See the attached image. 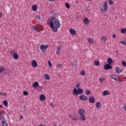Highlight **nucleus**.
<instances>
[{
    "instance_id": "nucleus-1",
    "label": "nucleus",
    "mask_w": 126,
    "mask_h": 126,
    "mask_svg": "<svg viewBox=\"0 0 126 126\" xmlns=\"http://www.w3.org/2000/svg\"><path fill=\"white\" fill-rule=\"evenodd\" d=\"M47 23L50 25L53 32H58V29L61 28V23L60 22V20L58 19L55 20L54 17H51L48 19Z\"/></svg>"
},
{
    "instance_id": "nucleus-2",
    "label": "nucleus",
    "mask_w": 126,
    "mask_h": 126,
    "mask_svg": "<svg viewBox=\"0 0 126 126\" xmlns=\"http://www.w3.org/2000/svg\"><path fill=\"white\" fill-rule=\"evenodd\" d=\"M83 93V90L81 88H78V90L76 88H74L73 91V95L77 96L78 94H82Z\"/></svg>"
},
{
    "instance_id": "nucleus-3",
    "label": "nucleus",
    "mask_w": 126,
    "mask_h": 126,
    "mask_svg": "<svg viewBox=\"0 0 126 126\" xmlns=\"http://www.w3.org/2000/svg\"><path fill=\"white\" fill-rule=\"evenodd\" d=\"M103 9L101 8L100 10V12L102 13H105L107 10H108V2L107 1H105L103 5Z\"/></svg>"
},
{
    "instance_id": "nucleus-4",
    "label": "nucleus",
    "mask_w": 126,
    "mask_h": 126,
    "mask_svg": "<svg viewBox=\"0 0 126 126\" xmlns=\"http://www.w3.org/2000/svg\"><path fill=\"white\" fill-rule=\"evenodd\" d=\"M112 65H111V64H109V63H107L104 65V69L105 70H108V69H112Z\"/></svg>"
},
{
    "instance_id": "nucleus-5",
    "label": "nucleus",
    "mask_w": 126,
    "mask_h": 126,
    "mask_svg": "<svg viewBox=\"0 0 126 126\" xmlns=\"http://www.w3.org/2000/svg\"><path fill=\"white\" fill-rule=\"evenodd\" d=\"M47 48H48V45H41L40 46V50L42 51V52H46V50H47Z\"/></svg>"
},
{
    "instance_id": "nucleus-6",
    "label": "nucleus",
    "mask_w": 126,
    "mask_h": 126,
    "mask_svg": "<svg viewBox=\"0 0 126 126\" xmlns=\"http://www.w3.org/2000/svg\"><path fill=\"white\" fill-rule=\"evenodd\" d=\"M89 101L91 104H94L95 102V97L94 96H90L89 97Z\"/></svg>"
},
{
    "instance_id": "nucleus-7",
    "label": "nucleus",
    "mask_w": 126,
    "mask_h": 126,
    "mask_svg": "<svg viewBox=\"0 0 126 126\" xmlns=\"http://www.w3.org/2000/svg\"><path fill=\"white\" fill-rule=\"evenodd\" d=\"M79 98L82 101H86V100H87V96L84 94H82L80 95Z\"/></svg>"
},
{
    "instance_id": "nucleus-8",
    "label": "nucleus",
    "mask_w": 126,
    "mask_h": 126,
    "mask_svg": "<svg viewBox=\"0 0 126 126\" xmlns=\"http://www.w3.org/2000/svg\"><path fill=\"white\" fill-rule=\"evenodd\" d=\"M78 113L79 115L81 116V115H84V114H85V110L82 108H81L80 109H79L78 110Z\"/></svg>"
},
{
    "instance_id": "nucleus-9",
    "label": "nucleus",
    "mask_w": 126,
    "mask_h": 126,
    "mask_svg": "<svg viewBox=\"0 0 126 126\" xmlns=\"http://www.w3.org/2000/svg\"><path fill=\"white\" fill-rule=\"evenodd\" d=\"M32 67H37V65H38V64L37 63V62H36L35 60H33L32 62Z\"/></svg>"
},
{
    "instance_id": "nucleus-10",
    "label": "nucleus",
    "mask_w": 126,
    "mask_h": 126,
    "mask_svg": "<svg viewBox=\"0 0 126 126\" xmlns=\"http://www.w3.org/2000/svg\"><path fill=\"white\" fill-rule=\"evenodd\" d=\"M115 70L117 73H121V72H123V69H121L120 67H116Z\"/></svg>"
},
{
    "instance_id": "nucleus-11",
    "label": "nucleus",
    "mask_w": 126,
    "mask_h": 126,
    "mask_svg": "<svg viewBox=\"0 0 126 126\" xmlns=\"http://www.w3.org/2000/svg\"><path fill=\"white\" fill-rule=\"evenodd\" d=\"M45 100H46V96L44 94H41L40 96V100L45 101Z\"/></svg>"
},
{
    "instance_id": "nucleus-12",
    "label": "nucleus",
    "mask_w": 126,
    "mask_h": 126,
    "mask_svg": "<svg viewBox=\"0 0 126 126\" xmlns=\"http://www.w3.org/2000/svg\"><path fill=\"white\" fill-rule=\"evenodd\" d=\"M83 22L84 24H86V25H88V24H89V20L87 18H85L84 19Z\"/></svg>"
},
{
    "instance_id": "nucleus-13",
    "label": "nucleus",
    "mask_w": 126,
    "mask_h": 126,
    "mask_svg": "<svg viewBox=\"0 0 126 126\" xmlns=\"http://www.w3.org/2000/svg\"><path fill=\"white\" fill-rule=\"evenodd\" d=\"M69 31H70V33L72 35H75V34L76 33V31L74 30L73 29H70L69 30Z\"/></svg>"
},
{
    "instance_id": "nucleus-14",
    "label": "nucleus",
    "mask_w": 126,
    "mask_h": 126,
    "mask_svg": "<svg viewBox=\"0 0 126 126\" xmlns=\"http://www.w3.org/2000/svg\"><path fill=\"white\" fill-rule=\"evenodd\" d=\"M111 78H113L114 80H118V78H119V76L116 75H111L110 76Z\"/></svg>"
},
{
    "instance_id": "nucleus-15",
    "label": "nucleus",
    "mask_w": 126,
    "mask_h": 126,
    "mask_svg": "<svg viewBox=\"0 0 126 126\" xmlns=\"http://www.w3.org/2000/svg\"><path fill=\"white\" fill-rule=\"evenodd\" d=\"M33 87L36 88V87H38L39 86V83L38 82H34L32 85Z\"/></svg>"
},
{
    "instance_id": "nucleus-16",
    "label": "nucleus",
    "mask_w": 126,
    "mask_h": 126,
    "mask_svg": "<svg viewBox=\"0 0 126 126\" xmlns=\"http://www.w3.org/2000/svg\"><path fill=\"white\" fill-rule=\"evenodd\" d=\"M110 94V92L108 91H104L103 92V96H106L107 95H109Z\"/></svg>"
},
{
    "instance_id": "nucleus-17",
    "label": "nucleus",
    "mask_w": 126,
    "mask_h": 126,
    "mask_svg": "<svg viewBox=\"0 0 126 126\" xmlns=\"http://www.w3.org/2000/svg\"><path fill=\"white\" fill-rule=\"evenodd\" d=\"M18 58H19V56H18V54L17 53H15L13 54V58L15 60H18Z\"/></svg>"
},
{
    "instance_id": "nucleus-18",
    "label": "nucleus",
    "mask_w": 126,
    "mask_h": 126,
    "mask_svg": "<svg viewBox=\"0 0 126 126\" xmlns=\"http://www.w3.org/2000/svg\"><path fill=\"white\" fill-rule=\"evenodd\" d=\"M107 63H109V64H112V63H113V60L112 59V58H109L107 59Z\"/></svg>"
},
{
    "instance_id": "nucleus-19",
    "label": "nucleus",
    "mask_w": 126,
    "mask_h": 126,
    "mask_svg": "<svg viewBox=\"0 0 126 126\" xmlns=\"http://www.w3.org/2000/svg\"><path fill=\"white\" fill-rule=\"evenodd\" d=\"M32 10L33 11H36L37 10V5H33L32 7Z\"/></svg>"
},
{
    "instance_id": "nucleus-20",
    "label": "nucleus",
    "mask_w": 126,
    "mask_h": 126,
    "mask_svg": "<svg viewBox=\"0 0 126 126\" xmlns=\"http://www.w3.org/2000/svg\"><path fill=\"white\" fill-rule=\"evenodd\" d=\"M44 78L46 80H49V79H50V76H49V75L48 74H45L44 75Z\"/></svg>"
},
{
    "instance_id": "nucleus-21",
    "label": "nucleus",
    "mask_w": 126,
    "mask_h": 126,
    "mask_svg": "<svg viewBox=\"0 0 126 126\" xmlns=\"http://www.w3.org/2000/svg\"><path fill=\"white\" fill-rule=\"evenodd\" d=\"M2 124V126H7V123L5 121H2L1 122Z\"/></svg>"
},
{
    "instance_id": "nucleus-22",
    "label": "nucleus",
    "mask_w": 126,
    "mask_h": 126,
    "mask_svg": "<svg viewBox=\"0 0 126 126\" xmlns=\"http://www.w3.org/2000/svg\"><path fill=\"white\" fill-rule=\"evenodd\" d=\"M5 70V68L3 67L2 66H0V73H1L3 71Z\"/></svg>"
},
{
    "instance_id": "nucleus-23",
    "label": "nucleus",
    "mask_w": 126,
    "mask_h": 126,
    "mask_svg": "<svg viewBox=\"0 0 126 126\" xmlns=\"http://www.w3.org/2000/svg\"><path fill=\"white\" fill-rule=\"evenodd\" d=\"M80 119L82 121H85L86 120L85 115H84V114L80 115Z\"/></svg>"
},
{
    "instance_id": "nucleus-24",
    "label": "nucleus",
    "mask_w": 126,
    "mask_h": 126,
    "mask_svg": "<svg viewBox=\"0 0 126 126\" xmlns=\"http://www.w3.org/2000/svg\"><path fill=\"white\" fill-rule=\"evenodd\" d=\"M32 29H33V30H35V31H36V32H40V29L36 28V27L32 26Z\"/></svg>"
},
{
    "instance_id": "nucleus-25",
    "label": "nucleus",
    "mask_w": 126,
    "mask_h": 126,
    "mask_svg": "<svg viewBox=\"0 0 126 126\" xmlns=\"http://www.w3.org/2000/svg\"><path fill=\"white\" fill-rule=\"evenodd\" d=\"M3 104L5 107H7V106L8 105V102L6 100H5L3 101Z\"/></svg>"
},
{
    "instance_id": "nucleus-26",
    "label": "nucleus",
    "mask_w": 126,
    "mask_h": 126,
    "mask_svg": "<svg viewBox=\"0 0 126 126\" xmlns=\"http://www.w3.org/2000/svg\"><path fill=\"white\" fill-rule=\"evenodd\" d=\"M96 107L97 109H99V108H101V103L99 102H96Z\"/></svg>"
},
{
    "instance_id": "nucleus-27",
    "label": "nucleus",
    "mask_w": 126,
    "mask_h": 126,
    "mask_svg": "<svg viewBox=\"0 0 126 126\" xmlns=\"http://www.w3.org/2000/svg\"><path fill=\"white\" fill-rule=\"evenodd\" d=\"M61 49H62V45L58 46L57 47L56 51L60 52L61 51Z\"/></svg>"
},
{
    "instance_id": "nucleus-28",
    "label": "nucleus",
    "mask_w": 126,
    "mask_h": 126,
    "mask_svg": "<svg viewBox=\"0 0 126 126\" xmlns=\"http://www.w3.org/2000/svg\"><path fill=\"white\" fill-rule=\"evenodd\" d=\"M94 65H96V66L100 65V63L98 61L96 60L94 61Z\"/></svg>"
},
{
    "instance_id": "nucleus-29",
    "label": "nucleus",
    "mask_w": 126,
    "mask_h": 126,
    "mask_svg": "<svg viewBox=\"0 0 126 126\" xmlns=\"http://www.w3.org/2000/svg\"><path fill=\"white\" fill-rule=\"evenodd\" d=\"M65 7L68 8V9H69V8H70V5H69V4L68 2H66L65 4Z\"/></svg>"
},
{
    "instance_id": "nucleus-30",
    "label": "nucleus",
    "mask_w": 126,
    "mask_h": 126,
    "mask_svg": "<svg viewBox=\"0 0 126 126\" xmlns=\"http://www.w3.org/2000/svg\"><path fill=\"white\" fill-rule=\"evenodd\" d=\"M88 42L89 43V44H92V43H93V40H92L91 38H89L88 39Z\"/></svg>"
},
{
    "instance_id": "nucleus-31",
    "label": "nucleus",
    "mask_w": 126,
    "mask_h": 126,
    "mask_svg": "<svg viewBox=\"0 0 126 126\" xmlns=\"http://www.w3.org/2000/svg\"><path fill=\"white\" fill-rule=\"evenodd\" d=\"M57 67H58V68H61V69H63V65H62V64H57Z\"/></svg>"
},
{
    "instance_id": "nucleus-32",
    "label": "nucleus",
    "mask_w": 126,
    "mask_h": 126,
    "mask_svg": "<svg viewBox=\"0 0 126 126\" xmlns=\"http://www.w3.org/2000/svg\"><path fill=\"white\" fill-rule=\"evenodd\" d=\"M108 3H109L110 5H112L114 4V2L112 0H108Z\"/></svg>"
},
{
    "instance_id": "nucleus-33",
    "label": "nucleus",
    "mask_w": 126,
    "mask_h": 126,
    "mask_svg": "<svg viewBox=\"0 0 126 126\" xmlns=\"http://www.w3.org/2000/svg\"><path fill=\"white\" fill-rule=\"evenodd\" d=\"M121 33H125L126 32V29H122L121 30Z\"/></svg>"
},
{
    "instance_id": "nucleus-34",
    "label": "nucleus",
    "mask_w": 126,
    "mask_h": 126,
    "mask_svg": "<svg viewBox=\"0 0 126 126\" xmlns=\"http://www.w3.org/2000/svg\"><path fill=\"white\" fill-rule=\"evenodd\" d=\"M86 95H89V94H91V91L89 90H87L85 92Z\"/></svg>"
},
{
    "instance_id": "nucleus-35",
    "label": "nucleus",
    "mask_w": 126,
    "mask_h": 126,
    "mask_svg": "<svg viewBox=\"0 0 126 126\" xmlns=\"http://www.w3.org/2000/svg\"><path fill=\"white\" fill-rule=\"evenodd\" d=\"M28 94V92H27L26 91L23 92V95H24L25 96H27Z\"/></svg>"
},
{
    "instance_id": "nucleus-36",
    "label": "nucleus",
    "mask_w": 126,
    "mask_h": 126,
    "mask_svg": "<svg viewBox=\"0 0 126 126\" xmlns=\"http://www.w3.org/2000/svg\"><path fill=\"white\" fill-rule=\"evenodd\" d=\"M35 18L36 20H41V17L38 15L36 16Z\"/></svg>"
},
{
    "instance_id": "nucleus-37",
    "label": "nucleus",
    "mask_w": 126,
    "mask_h": 126,
    "mask_svg": "<svg viewBox=\"0 0 126 126\" xmlns=\"http://www.w3.org/2000/svg\"><path fill=\"white\" fill-rule=\"evenodd\" d=\"M0 120L2 122V121H4V117H3L2 115L1 116H0Z\"/></svg>"
},
{
    "instance_id": "nucleus-38",
    "label": "nucleus",
    "mask_w": 126,
    "mask_h": 126,
    "mask_svg": "<svg viewBox=\"0 0 126 126\" xmlns=\"http://www.w3.org/2000/svg\"><path fill=\"white\" fill-rule=\"evenodd\" d=\"M121 44L122 45H126V41H120Z\"/></svg>"
},
{
    "instance_id": "nucleus-39",
    "label": "nucleus",
    "mask_w": 126,
    "mask_h": 126,
    "mask_svg": "<svg viewBox=\"0 0 126 126\" xmlns=\"http://www.w3.org/2000/svg\"><path fill=\"white\" fill-rule=\"evenodd\" d=\"M81 75H85V71L82 70L81 72Z\"/></svg>"
},
{
    "instance_id": "nucleus-40",
    "label": "nucleus",
    "mask_w": 126,
    "mask_h": 126,
    "mask_svg": "<svg viewBox=\"0 0 126 126\" xmlns=\"http://www.w3.org/2000/svg\"><path fill=\"white\" fill-rule=\"evenodd\" d=\"M122 65L123 66H126V62L125 61L122 62Z\"/></svg>"
},
{
    "instance_id": "nucleus-41",
    "label": "nucleus",
    "mask_w": 126,
    "mask_h": 126,
    "mask_svg": "<svg viewBox=\"0 0 126 126\" xmlns=\"http://www.w3.org/2000/svg\"><path fill=\"white\" fill-rule=\"evenodd\" d=\"M99 81H100L101 83L104 82V78H100L99 79Z\"/></svg>"
},
{
    "instance_id": "nucleus-42",
    "label": "nucleus",
    "mask_w": 126,
    "mask_h": 126,
    "mask_svg": "<svg viewBox=\"0 0 126 126\" xmlns=\"http://www.w3.org/2000/svg\"><path fill=\"white\" fill-rule=\"evenodd\" d=\"M48 63L49 66H52V63H51V62L48 61Z\"/></svg>"
},
{
    "instance_id": "nucleus-43",
    "label": "nucleus",
    "mask_w": 126,
    "mask_h": 126,
    "mask_svg": "<svg viewBox=\"0 0 126 126\" xmlns=\"http://www.w3.org/2000/svg\"><path fill=\"white\" fill-rule=\"evenodd\" d=\"M14 51L13 50H11V51L10 52V55H13V54H14Z\"/></svg>"
},
{
    "instance_id": "nucleus-44",
    "label": "nucleus",
    "mask_w": 126,
    "mask_h": 126,
    "mask_svg": "<svg viewBox=\"0 0 126 126\" xmlns=\"http://www.w3.org/2000/svg\"><path fill=\"white\" fill-rule=\"evenodd\" d=\"M117 81H119V82H123V80H121L119 78H117V80H116Z\"/></svg>"
},
{
    "instance_id": "nucleus-45",
    "label": "nucleus",
    "mask_w": 126,
    "mask_h": 126,
    "mask_svg": "<svg viewBox=\"0 0 126 126\" xmlns=\"http://www.w3.org/2000/svg\"><path fill=\"white\" fill-rule=\"evenodd\" d=\"M79 86H80V84H79V83H78V84L76 85V88H78V87H79Z\"/></svg>"
},
{
    "instance_id": "nucleus-46",
    "label": "nucleus",
    "mask_w": 126,
    "mask_h": 126,
    "mask_svg": "<svg viewBox=\"0 0 126 126\" xmlns=\"http://www.w3.org/2000/svg\"><path fill=\"white\" fill-rule=\"evenodd\" d=\"M3 96H7V94H6V93H3Z\"/></svg>"
},
{
    "instance_id": "nucleus-47",
    "label": "nucleus",
    "mask_w": 126,
    "mask_h": 126,
    "mask_svg": "<svg viewBox=\"0 0 126 126\" xmlns=\"http://www.w3.org/2000/svg\"><path fill=\"white\" fill-rule=\"evenodd\" d=\"M50 106L52 107V108H54V104H53V103H50Z\"/></svg>"
},
{
    "instance_id": "nucleus-48",
    "label": "nucleus",
    "mask_w": 126,
    "mask_h": 126,
    "mask_svg": "<svg viewBox=\"0 0 126 126\" xmlns=\"http://www.w3.org/2000/svg\"><path fill=\"white\" fill-rule=\"evenodd\" d=\"M101 40H106V37L103 36V37L101 38Z\"/></svg>"
},
{
    "instance_id": "nucleus-49",
    "label": "nucleus",
    "mask_w": 126,
    "mask_h": 126,
    "mask_svg": "<svg viewBox=\"0 0 126 126\" xmlns=\"http://www.w3.org/2000/svg\"><path fill=\"white\" fill-rule=\"evenodd\" d=\"M59 53H60V51H56L57 55H60Z\"/></svg>"
},
{
    "instance_id": "nucleus-50",
    "label": "nucleus",
    "mask_w": 126,
    "mask_h": 126,
    "mask_svg": "<svg viewBox=\"0 0 126 126\" xmlns=\"http://www.w3.org/2000/svg\"><path fill=\"white\" fill-rule=\"evenodd\" d=\"M124 110H125L126 111V105H125L124 106Z\"/></svg>"
},
{
    "instance_id": "nucleus-51",
    "label": "nucleus",
    "mask_w": 126,
    "mask_h": 126,
    "mask_svg": "<svg viewBox=\"0 0 126 126\" xmlns=\"http://www.w3.org/2000/svg\"><path fill=\"white\" fill-rule=\"evenodd\" d=\"M1 17H2V14H1V13H0V18H1Z\"/></svg>"
},
{
    "instance_id": "nucleus-52",
    "label": "nucleus",
    "mask_w": 126,
    "mask_h": 126,
    "mask_svg": "<svg viewBox=\"0 0 126 126\" xmlns=\"http://www.w3.org/2000/svg\"><path fill=\"white\" fill-rule=\"evenodd\" d=\"M116 35L115 34H113V38H116Z\"/></svg>"
},
{
    "instance_id": "nucleus-53",
    "label": "nucleus",
    "mask_w": 126,
    "mask_h": 126,
    "mask_svg": "<svg viewBox=\"0 0 126 126\" xmlns=\"http://www.w3.org/2000/svg\"><path fill=\"white\" fill-rule=\"evenodd\" d=\"M2 114H1V111L0 110V117L2 116Z\"/></svg>"
},
{
    "instance_id": "nucleus-54",
    "label": "nucleus",
    "mask_w": 126,
    "mask_h": 126,
    "mask_svg": "<svg viewBox=\"0 0 126 126\" xmlns=\"http://www.w3.org/2000/svg\"><path fill=\"white\" fill-rule=\"evenodd\" d=\"M23 119V116H22V115L21 116V118H20V120Z\"/></svg>"
},
{
    "instance_id": "nucleus-55",
    "label": "nucleus",
    "mask_w": 126,
    "mask_h": 126,
    "mask_svg": "<svg viewBox=\"0 0 126 126\" xmlns=\"http://www.w3.org/2000/svg\"><path fill=\"white\" fill-rule=\"evenodd\" d=\"M1 108H2V105L0 104V109H1Z\"/></svg>"
},
{
    "instance_id": "nucleus-56",
    "label": "nucleus",
    "mask_w": 126,
    "mask_h": 126,
    "mask_svg": "<svg viewBox=\"0 0 126 126\" xmlns=\"http://www.w3.org/2000/svg\"><path fill=\"white\" fill-rule=\"evenodd\" d=\"M38 126H46V125H43L41 124L40 125H39Z\"/></svg>"
},
{
    "instance_id": "nucleus-57",
    "label": "nucleus",
    "mask_w": 126,
    "mask_h": 126,
    "mask_svg": "<svg viewBox=\"0 0 126 126\" xmlns=\"http://www.w3.org/2000/svg\"><path fill=\"white\" fill-rule=\"evenodd\" d=\"M3 94L2 93L0 92V95L1 96Z\"/></svg>"
},
{
    "instance_id": "nucleus-58",
    "label": "nucleus",
    "mask_w": 126,
    "mask_h": 126,
    "mask_svg": "<svg viewBox=\"0 0 126 126\" xmlns=\"http://www.w3.org/2000/svg\"><path fill=\"white\" fill-rule=\"evenodd\" d=\"M49 1H54V0H48Z\"/></svg>"
},
{
    "instance_id": "nucleus-59",
    "label": "nucleus",
    "mask_w": 126,
    "mask_h": 126,
    "mask_svg": "<svg viewBox=\"0 0 126 126\" xmlns=\"http://www.w3.org/2000/svg\"><path fill=\"white\" fill-rule=\"evenodd\" d=\"M73 121H76V119L75 118H73Z\"/></svg>"
},
{
    "instance_id": "nucleus-60",
    "label": "nucleus",
    "mask_w": 126,
    "mask_h": 126,
    "mask_svg": "<svg viewBox=\"0 0 126 126\" xmlns=\"http://www.w3.org/2000/svg\"><path fill=\"white\" fill-rule=\"evenodd\" d=\"M71 65H73L74 64V63H71Z\"/></svg>"
},
{
    "instance_id": "nucleus-61",
    "label": "nucleus",
    "mask_w": 126,
    "mask_h": 126,
    "mask_svg": "<svg viewBox=\"0 0 126 126\" xmlns=\"http://www.w3.org/2000/svg\"><path fill=\"white\" fill-rule=\"evenodd\" d=\"M89 1H92V0H88Z\"/></svg>"
},
{
    "instance_id": "nucleus-62",
    "label": "nucleus",
    "mask_w": 126,
    "mask_h": 126,
    "mask_svg": "<svg viewBox=\"0 0 126 126\" xmlns=\"http://www.w3.org/2000/svg\"><path fill=\"white\" fill-rule=\"evenodd\" d=\"M105 16H107V15H106V14H105Z\"/></svg>"
}]
</instances>
